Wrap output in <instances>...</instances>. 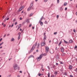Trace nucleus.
I'll return each mask as SVG.
<instances>
[{
    "instance_id": "ea45409f",
    "label": "nucleus",
    "mask_w": 77,
    "mask_h": 77,
    "mask_svg": "<svg viewBox=\"0 0 77 77\" xmlns=\"http://www.w3.org/2000/svg\"><path fill=\"white\" fill-rule=\"evenodd\" d=\"M41 73H39V74L38 75V76H39V77H41Z\"/></svg>"
},
{
    "instance_id": "423d86ee",
    "label": "nucleus",
    "mask_w": 77,
    "mask_h": 77,
    "mask_svg": "<svg viewBox=\"0 0 77 77\" xmlns=\"http://www.w3.org/2000/svg\"><path fill=\"white\" fill-rule=\"evenodd\" d=\"M41 45L42 46H45L46 45V43H45V41H44L43 42H42L41 43Z\"/></svg>"
},
{
    "instance_id": "72a5a7b5",
    "label": "nucleus",
    "mask_w": 77,
    "mask_h": 77,
    "mask_svg": "<svg viewBox=\"0 0 77 77\" xmlns=\"http://www.w3.org/2000/svg\"><path fill=\"white\" fill-rule=\"evenodd\" d=\"M62 56H64L65 55V54L64 53H63L62 54Z\"/></svg>"
},
{
    "instance_id": "79ce46f5",
    "label": "nucleus",
    "mask_w": 77,
    "mask_h": 77,
    "mask_svg": "<svg viewBox=\"0 0 77 77\" xmlns=\"http://www.w3.org/2000/svg\"><path fill=\"white\" fill-rule=\"evenodd\" d=\"M11 26V27H13V26H14V23H12V25Z\"/></svg>"
},
{
    "instance_id": "774afa93",
    "label": "nucleus",
    "mask_w": 77,
    "mask_h": 77,
    "mask_svg": "<svg viewBox=\"0 0 77 77\" xmlns=\"http://www.w3.org/2000/svg\"><path fill=\"white\" fill-rule=\"evenodd\" d=\"M76 15H77V12L76 13Z\"/></svg>"
},
{
    "instance_id": "412c9836",
    "label": "nucleus",
    "mask_w": 77,
    "mask_h": 77,
    "mask_svg": "<svg viewBox=\"0 0 77 77\" xmlns=\"http://www.w3.org/2000/svg\"><path fill=\"white\" fill-rule=\"evenodd\" d=\"M31 9H32V8H31L29 7L27 9V11H30Z\"/></svg>"
},
{
    "instance_id": "37998d69",
    "label": "nucleus",
    "mask_w": 77,
    "mask_h": 77,
    "mask_svg": "<svg viewBox=\"0 0 77 77\" xmlns=\"http://www.w3.org/2000/svg\"><path fill=\"white\" fill-rule=\"evenodd\" d=\"M57 3H59V0H57Z\"/></svg>"
},
{
    "instance_id": "a211bd4d",
    "label": "nucleus",
    "mask_w": 77,
    "mask_h": 77,
    "mask_svg": "<svg viewBox=\"0 0 77 77\" xmlns=\"http://www.w3.org/2000/svg\"><path fill=\"white\" fill-rule=\"evenodd\" d=\"M69 43H72L73 41L72 40H70L69 41Z\"/></svg>"
},
{
    "instance_id": "7c9ffc66",
    "label": "nucleus",
    "mask_w": 77,
    "mask_h": 77,
    "mask_svg": "<svg viewBox=\"0 0 77 77\" xmlns=\"http://www.w3.org/2000/svg\"><path fill=\"white\" fill-rule=\"evenodd\" d=\"M14 40V38H12L11 39V42L13 41Z\"/></svg>"
},
{
    "instance_id": "bf43d9fd",
    "label": "nucleus",
    "mask_w": 77,
    "mask_h": 77,
    "mask_svg": "<svg viewBox=\"0 0 77 77\" xmlns=\"http://www.w3.org/2000/svg\"><path fill=\"white\" fill-rule=\"evenodd\" d=\"M35 29V27L33 26L32 27V29Z\"/></svg>"
},
{
    "instance_id": "4c0bfd02",
    "label": "nucleus",
    "mask_w": 77,
    "mask_h": 77,
    "mask_svg": "<svg viewBox=\"0 0 77 77\" xmlns=\"http://www.w3.org/2000/svg\"><path fill=\"white\" fill-rule=\"evenodd\" d=\"M47 67H48V69H50V66H48Z\"/></svg>"
},
{
    "instance_id": "cd10ccee",
    "label": "nucleus",
    "mask_w": 77,
    "mask_h": 77,
    "mask_svg": "<svg viewBox=\"0 0 77 77\" xmlns=\"http://www.w3.org/2000/svg\"><path fill=\"white\" fill-rule=\"evenodd\" d=\"M5 19H6L7 20H9V18L8 17H6Z\"/></svg>"
},
{
    "instance_id": "8fccbe9b",
    "label": "nucleus",
    "mask_w": 77,
    "mask_h": 77,
    "mask_svg": "<svg viewBox=\"0 0 77 77\" xmlns=\"http://www.w3.org/2000/svg\"><path fill=\"white\" fill-rule=\"evenodd\" d=\"M14 24L15 25H16V24H17V22H16L15 23H14Z\"/></svg>"
},
{
    "instance_id": "b1692460",
    "label": "nucleus",
    "mask_w": 77,
    "mask_h": 77,
    "mask_svg": "<svg viewBox=\"0 0 77 77\" xmlns=\"http://www.w3.org/2000/svg\"><path fill=\"white\" fill-rule=\"evenodd\" d=\"M20 35H19V36H18V40H19L20 39Z\"/></svg>"
},
{
    "instance_id": "6ab92c4d",
    "label": "nucleus",
    "mask_w": 77,
    "mask_h": 77,
    "mask_svg": "<svg viewBox=\"0 0 77 77\" xmlns=\"http://www.w3.org/2000/svg\"><path fill=\"white\" fill-rule=\"evenodd\" d=\"M44 17V16H42L41 18H40V20H39V21H42V18H43V17Z\"/></svg>"
},
{
    "instance_id": "9b49d317",
    "label": "nucleus",
    "mask_w": 77,
    "mask_h": 77,
    "mask_svg": "<svg viewBox=\"0 0 77 77\" xmlns=\"http://www.w3.org/2000/svg\"><path fill=\"white\" fill-rule=\"evenodd\" d=\"M24 8V6H22V7L20 8L19 9L20 11H22V9H23Z\"/></svg>"
},
{
    "instance_id": "f704fd0d",
    "label": "nucleus",
    "mask_w": 77,
    "mask_h": 77,
    "mask_svg": "<svg viewBox=\"0 0 77 77\" xmlns=\"http://www.w3.org/2000/svg\"><path fill=\"white\" fill-rule=\"evenodd\" d=\"M74 71H75L76 72H77V68H76V69L75 70H74Z\"/></svg>"
},
{
    "instance_id": "e2e57ef3",
    "label": "nucleus",
    "mask_w": 77,
    "mask_h": 77,
    "mask_svg": "<svg viewBox=\"0 0 77 77\" xmlns=\"http://www.w3.org/2000/svg\"><path fill=\"white\" fill-rule=\"evenodd\" d=\"M36 51V52H38V51H39L38 50H37Z\"/></svg>"
},
{
    "instance_id": "69168bd1",
    "label": "nucleus",
    "mask_w": 77,
    "mask_h": 77,
    "mask_svg": "<svg viewBox=\"0 0 77 77\" xmlns=\"http://www.w3.org/2000/svg\"><path fill=\"white\" fill-rule=\"evenodd\" d=\"M20 73H22V71H20Z\"/></svg>"
},
{
    "instance_id": "ddd939ff",
    "label": "nucleus",
    "mask_w": 77,
    "mask_h": 77,
    "mask_svg": "<svg viewBox=\"0 0 77 77\" xmlns=\"http://www.w3.org/2000/svg\"><path fill=\"white\" fill-rule=\"evenodd\" d=\"M31 57H33V58H34V56H33V55H30L28 57V59H30V58H31Z\"/></svg>"
},
{
    "instance_id": "f3484780",
    "label": "nucleus",
    "mask_w": 77,
    "mask_h": 77,
    "mask_svg": "<svg viewBox=\"0 0 77 77\" xmlns=\"http://www.w3.org/2000/svg\"><path fill=\"white\" fill-rule=\"evenodd\" d=\"M74 50H76V51H77V46L76 45H75V46L74 48Z\"/></svg>"
},
{
    "instance_id": "4468645a",
    "label": "nucleus",
    "mask_w": 77,
    "mask_h": 77,
    "mask_svg": "<svg viewBox=\"0 0 77 77\" xmlns=\"http://www.w3.org/2000/svg\"><path fill=\"white\" fill-rule=\"evenodd\" d=\"M61 51L62 52H63L64 51V48H63V47H61Z\"/></svg>"
},
{
    "instance_id": "20e7f679",
    "label": "nucleus",
    "mask_w": 77,
    "mask_h": 77,
    "mask_svg": "<svg viewBox=\"0 0 77 77\" xmlns=\"http://www.w3.org/2000/svg\"><path fill=\"white\" fill-rule=\"evenodd\" d=\"M13 67L14 69L16 70L17 69V68H18V65L16 64H14L13 65Z\"/></svg>"
},
{
    "instance_id": "2eb2a0df",
    "label": "nucleus",
    "mask_w": 77,
    "mask_h": 77,
    "mask_svg": "<svg viewBox=\"0 0 77 77\" xmlns=\"http://www.w3.org/2000/svg\"><path fill=\"white\" fill-rule=\"evenodd\" d=\"M62 11H63V7H61L60 8V12H62Z\"/></svg>"
},
{
    "instance_id": "c85d7f7f",
    "label": "nucleus",
    "mask_w": 77,
    "mask_h": 77,
    "mask_svg": "<svg viewBox=\"0 0 77 77\" xmlns=\"http://www.w3.org/2000/svg\"><path fill=\"white\" fill-rule=\"evenodd\" d=\"M64 41L65 43H66V44H68V42L66 41L65 40H64Z\"/></svg>"
},
{
    "instance_id": "c9c22d12",
    "label": "nucleus",
    "mask_w": 77,
    "mask_h": 77,
    "mask_svg": "<svg viewBox=\"0 0 77 77\" xmlns=\"http://www.w3.org/2000/svg\"><path fill=\"white\" fill-rule=\"evenodd\" d=\"M57 72H55V75H57Z\"/></svg>"
},
{
    "instance_id": "13d9d810",
    "label": "nucleus",
    "mask_w": 77,
    "mask_h": 77,
    "mask_svg": "<svg viewBox=\"0 0 77 77\" xmlns=\"http://www.w3.org/2000/svg\"><path fill=\"white\" fill-rule=\"evenodd\" d=\"M60 64H63V63H62V62H60Z\"/></svg>"
},
{
    "instance_id": "09e8293b",
    "label": "nucleus",
    "mask_w": 77,
    "mask_h": 77,
    "mask_svg": "<svg viewBox=\"0 0 77 77\" xmlns=\"http://www.w3.org/2000/svg\"><path fill=\"white\" fill-rule=\"evenodd\" d=\"M47 60V58L46 57L45 58V61H46V60Z\"/></svg>"
},
{
    "instance_id": "0e129e2a",
    "label": "nucleus",
    "mask_w": 77,
    "mask_h": 77,
    "mask_svg": "<svg viewBox=\"0 0 77 77\" xmlns=\"http://www.w3.org/2000/svg\"><path fill=\"white\" fill-rule=\"evenodd\" d=\"M15 20H16L14 19L13 20V21H14H14H15Z\"/></svg>"
},
{
    "instance_id": "3c124183",
    "label": "nucleus",
    "mask_w": 77,
    "mask_h": 77,
    "mask_svg": "<svg viewBox=\"0 0 77 77\" xmlns=\"http://www.w3.org/2000/svg\"><path fill=\"white\" fill-rule=\"evenodd\" d=\"M47 1H48V0H45V2H47Z\"/></svg>"
},
{
    "instance_id": "f257e3e1",
    "label": "nucleus",
    "mask_w": 77,
    "mask_h": 77,
    "mask_svg": "<svg viewBox=\"0 0 77 77\" xmlns=\"http://www.w3.org/2000/svg\"><path fill=\"white\" fill-rule=\"evenodd\" d=\"M37 45L38 43H37V42H36L35 45H33L32 48L31 49L30 51L28 52V54H30V53H32V52L33 51V50H34V49H35V47H36V46H37Z\"/></svg>"
},
{
    "instance_id": "c03bdc74",
    "label": "nucleus",
    "mask_w": 77,
    "mask_h": 77,
    "mask_svg": "<svg viewBox=\"0 0 77 77\" xmlns=\"http://www.w3.org/2000/svg\"><path fill=\"white\" fill-rule=\"evenodd\" d=\"M56 34H57V32H56L54 33V35H56Z\"/></svg>"
},
{
    "instance_id": "393cba45",
    "label": "nucleus",
    "mask_w": 77,
    "mask_h": 77,
    "mask_svg": "<svg viewBox=\"0 0 77 77\" xmlns=\"http://www.w3.org/2000/svg\"><path fill=\"white\" fill-rule=\"evenodd\" d=\"M63 75H67V73H66V72H64Z\"/></svg>"
},
{
    "instance_id": "a18cd8bd",
    "label": "nucleus",
    "mask_w": 77,
    "mask_h": 77,
    "mask_svg": "<svg viewBox=\"0 0 77 77\" xmlns=\"http://www.w3.org/2000/svg\"><path fill=\"white\" fill-rule=\"evenodd\" d=\"M70 77H74L72 75H70Z\"/></svg>"
},
{
    "instance_id": "e433bc0d",
    "label": "nucleus",
    "mask_w": 77,
    "mask_h": 77,
    "mask_svg": "<svg viewBox=\"0 0 77 77\" xmlns=\"http://www.w3.org/2000/svg\"><path fill=\"white\" fill-rule=\"evenodd\" d=\"M4 43L3 42H2V43H1V44H0V46H1L2 45V44Z\"/></svg>"
},
{
    "instance_id": "9d476101",
    "label": "nucleus",
    "mask_w": 77,
    "mask_h": 77,
    "mask_svg": "<svg viewBox=\"0 0 77 77\" xmlns=\"http://www.w3.org/2000/svg\"><path fill=\"white\" fill-rule=\"evenodd\" d=\"M69 69L70 70L72 69V66L71 65H70L69 66Z\"/></svg>"
},
{
    "instance_id": "0eeeda50",
    "label": "nucleus",
    "mask_w": 77,
    "mask_h": 77,
    "mask_svg": "<svg viewBox=\"0 0 77 77\" xmlns=\"http://www.w3.org/2000/svg\"><path fill=\"white\" fill-rule=\"evenodd\" d=\"M33 3H31L29 7L31 8L32 9H34V7L33 6Z\"/></svg>"
},
{
    "instance_id": "a878e982",
    "label": "nucleus",
    "mask_w": 77,
    "mask_h": 77,
    "mask_svg": "<svg viewBox=\"0 0 77 77\" xmlns=\"http://www.w3.org/2000/svg\"><path fill=\"white\" fill-rule=\"evenodd\" d=\"M43 56H45L47 55V53H45L43 54H42Z\"/></svg>"
},
{
    "instance_id": "f8f14e48",
    "label": "nucleus",
    "mask_w": 77,
    "mask_h": 77,
    "mask_svg": "<svg viewBox=\"0 0 77 77\" xmlns=\"http://www.w3.org/2000/svg\"><path fill=\"white\" fill-rule=\"evenodd\" d=\"M54 50L52 49L50 51V53L51 54H53V53H54Z\"/></svg>"
},
{
    "instance_id": "680f3d73",
    "label": "nucleus",
    "mask_w": 77,
    "mask_h": 77,
    "mask_svg": "<svg viewBox=\"0 0 77 77\" xmlns=\"http://www.w3.org/2000/svg\"><path fill=\"white\" fill-rule=\"evenodd\" d=\"M24 12V11H22V12H21V14H23Z\"/></svg>"
},
{
    "instance_id": "aec40b11",
    "label": "nucleus",
    "mask_w": 77,
    "mask_h": 77,
    "mask_svg": "<svg viewBox=\"0 0 77 77\" xmlns=\"http://www.w3.org/2000/svg\"><path fill=\"white\" fill-rule=\"evenodd\" d=\"M61 44H62V41H61L58 44V46H59V47H60V45Z\"/></svg>"
},
{
    "instance_id": "1a4fd4ad",
    "label": "nucleus",
    "mask_w": 77,
    "mask_h": 77,
    "mask_svg": "<svg viewBox=\"0 0 77 77\" xmlns=\"http://www.w3.org/2000/svg\"><path fill=\"white\" fill-rule=\"evenodd\" d=\"M47 39V36L45 35L44 37L43 41H45Z\"/></svg>"
},
{
    "instance_id": "2f4dec72",
    "label": "nucleus",
    "mask_w": 77,
    "mask_h": 77,
    "mask_svg": "<svg viewBox=\"0 0 77 77\" xmlns=\"http://www.w3.org/2000/svg\"><path fill=\"white\" fill-rule=\"evenodd\" d=\"M53 68H54H54H56V66H55V65H53Z\"/></svg>"
},
{
    "instance_id": "052dcab7",
    "label": "nucleus",
    "mask_w": 77,
    "mask_h": 77,
    "mask_svg": "<svg viewBox=\"0 0 77 77\" xmlns=\"http://www.w3.org/2000/svg\"><path fill=\"white\" fill-rule=\"evenodd\" d=\"M59 65L58 63H56V65H57H57Z\"/></svg>"
},
{
    "instance_id": "39448f33",
    "label": "nucleus",
    "mask_w": 77,
    "mask_h": 77,
    "mask_svg": "<svg viewBox=\"0 0 77 77\" xmlns=\"http://www.w3.org/2000/svg\"><path fill=\"white\" fill-rule=\"evenodd\" d=\"M59 54H57L56 56V61L57 62H59Z\"/></svg>"
},
{
    "instance_id": "bb28decb",
    "label": "nucleus",
    "mask_w": 77,
    "mask_h": 77,
    "mask_svg": "<svg viewBox=\"0 0 77 77\" xmlns=\"http://www.w3.org/2000/svg\"><path fill=\"white\" fill-rule=\"evenodd\" d=\"M67 5V3L65 2L64 4V6H66Z\"/></svg>"
},
{
    "instance_id": "f03ea898",
    "label": "nucleus",
    "mask_w": 77,
    "mask_h": 77,
    "mask_svg": "<svg viewBox=\"0 0 77 77\" xmlns=\"http://www.w3.org/2000/svg\"><path fill=\"white\" fill-rule=\"evenodd\" d=\"M42 57H43V55H42V54H41L39 57H38L37 58V61H40L42 59Z\"/></svg>"
},
{
    "instance_id": "603ef678",
    "label": "nucleus",
    "mask_w": 77,
    "mask_h": 77,
    "mask_svg": "<svg viewBox=\"0 0 77 77\" xmlns=\"http://www.w3.org/2000/svg\"><path fill=\"white\" fill-rule=\"evenodd\" d=\"M20 20H22V18L20 17Z\"/></svg>"
},
{
    "instance_id": "473e14b6",
    "label": "nucleus",
    "mask_w": 77,
    "mask_h": 77,
    "mask_svg": "<svg viewBox=\"0 0 77 77\" xmlns=\"http://www.w3.org/2000/svg\"><path fill=\"white\" fill-rule=\"evenodd\" d=\"M33 15V14L31 13L29 14V17H32Z\"/></svg>"
},
{
    "instance_id": "4be33fe9",
    "label": "nucleus",
    "mask_w": 77,
    "mask_h": 77,
    "mask_svg": "<svg viewBox=\"0 0 77 77\" xmlns=\"http://www.w3.org/2000/svg\"><path fill=\"white\" fill-rule=\"evenodd\" d=\"M40 45V44L39 43H38V45L37 46V48H39V45Z\"/></svg>"
},
{
    "instance_id": "dca6fc26",
    "label": "nucleus",
    "mask_w": 77,
    "mask_h": 77,
    "mask_svg": "<svg viewBox=\"0 0 77 77\" xmlns=\"http://www.w3.org/2000/svg\"><path fill=\"white\" fill-rule=\"evenodd\" d=\"M21 24H19V25L17 29V30H19L20 28V27H21Z\"/></svg>"
},
{
    "instance_id": "a19ab883",
    "label": "nucleus",
    "mask_w": 77,
    "mask_h": 77,
    "mask_svg": "<svg viewBox=\"0 0 77 77\" xmlns=\"http://www.w3.org/2000/svg\"><path fill=\"white\" fill-rule=\"evenodd\" d=\"M73 32H74L75 33L76 31H75V29H73Z\"/></svg>"
},
{
    "instance_id": "5fc2aeb1",
    "label": "nucleus",
    "mask_w": 77,
    "mask_h": 77,
    "mask_svg": "<svg viewBox=\"0 0 77 77\" xmlns=\"http://www.w3.org/2000/svg\"><path fill=\"white\" fill-rule=\"evenodd\" d=\"M67 10V8L66 7L65 8V11H66Z\"/></svg>"
},
{
    "instance_id": "58836bf2",
    "label": "nucleus",
    "mask_w": 77,
    "mask_h": 77,
    "mask_svg": "<svg viewBox=\"0 0 77 77\" xmlns=\"http://www.w3.org/2000/svg\"><path fill=\"white\" fill-rule=\"evenodd\" d=\"M51 77H54V75H51Z\"/></svg>"
},
{
    "instance_id": "c756f323",
    "label": "nucleus",
    "mask_w": 77,
    "mask_h": 77,
    "mask_svg": "<svg viewBox=\"0 0 77 77\" xmlns=\"http://www.w3.org/2000/svg\"><path fill=\"white\" fill-rule=\"evenodd\" d=\"M50 72H49L48 73V77H50Z\"/></svg>"
},
{
    "instance_id": "4d7b16f0",
    "label": "nucleus",
    "mask_w": 77,
    "mask_h": 77,
    "mask_svg": "<svg viewBox=\"0 0 77 77\" xmlns=\"http://www.w3.org/2000/svg\"><path fill=\"white\" fill-rule=\"evenodd\" d=\"M57 18H59V15H57Z\"/></svg>"
},
{
    "instance_id": "6e6552de",
    "label": "nucleus",
    "mask_w": 77,
    "mask_h": 77,
    "mask_svg": "<svg viewBox=\"0 0 77 77\" xmlns=\"http://www.w3.org/2000/svg\"><path fill=\"white\" fill-rule=\"evenodd\" d=\"M38 23L40 24L41 26H43L44 23H43V22H42V21H39Z\"/></svg>"
},
{
    "instance_id": "7ed1b4c3",
    "label": "nucleus",
    "mask_w": 77,
    "mask_h": 77,
    "mask_svg": "<svg viewBox=\"0 0 77 77\" xmlns=\"http://www.w3.org/2000/svg\"><path fill=\"white\" fill-rule=\"evenodd\" d=\"M45 52L46 53H48V51H49V48L47 46H45Z\"/></svg>"
},
{
    "instance_id": "5701e85b",
    "label": "nucleus",
    "mask_w": 77,
    "mask_h": 77,
    "mask_svg": "<svg viewBox=\"0 0 77 77\" xmlns=\"http://www.w3.org/2000/svg\"><path fill=\"white\" fill-rule=\"evenodd\" d=\"M45 24H48V22H47V21L45 20L44 22Z\"/></svg>"
},
{
    "instance_id": "864d4df0",
    "label": "nucleus",
    "mask_w": 77,
    "mask_h": 77,
    "mask_svg": "<svg viewBox=\"0 0 77 77\" xmlns=\"http://www.w3.org/2000/svg\"><path fill=\"white\" fill-rule=\"evenodd\" d=\"M3 38H1L0 39V42L2 41V39Z\"/></svg>"
},
{
    "instance_id": "338daca9",
    "label": "nucleus",
    "mask_w": 77,
    "mask_h": 77,
    "mask_svg": "<svg viewBox=\"0 0 77 77\" xmlns=\"http://www.w3.org/2000/svg\"><path fill=\"white\" fill-rule=\"evenodd\" d=\"M19 35H21V32H19Z\"/></svg>"
},
{
    "instance_id": "49530a36",
    "label": "nucleus",
    "mask_w": 77,
    "mask_h": 77,
    "mask_svg": "<svg viewBox=\"0 0 77 77\" xmlns=\"http://www.w3.org/2000/svg\"><path fill=\"white\" fill-rule=\"evenodd\" d=\"M57 47H56V48H55V50H57Z\"/></svg>"
},
{
    "instance_id": "de8ad7c7",
    "label": "nucleus",
    "mask_w": 77,
    "mask_h": 77,
    "mask_svg": "<svg viewBox=\"0 0 77 77\" xmlns=\"http://www.w3.org/2000/svg\"><path fill=\"white\" fill-rule=\"evenodd\" d=\"M32 26V24H30L29 25V27H31V26Z\"/></svg>"
},
{
    "instance_id": "6e6d98bb",
    "label": "nucleus",
    "mask_w": 77,
    "mask_h": 77,
    "mask_svg": "<svg viewBox=\"0 0 77 77\" xmlns=\"http://www.w3.org/2000/svg\"><path fill=\"white\" fill-rule=\"evenodd\" d=\"M7 20H6V19L5 18V19L4 20V21L5 22V21H6Z\"/></svg>"
}]
</instances>
